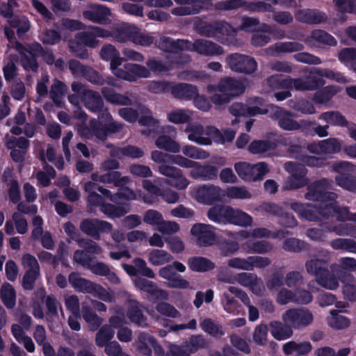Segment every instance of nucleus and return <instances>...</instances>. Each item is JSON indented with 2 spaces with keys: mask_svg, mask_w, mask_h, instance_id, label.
Listing matches in <instances>:
<instances>
[{
  "mask_svg": "<svg viewBox=\"0 0 356 356\" xmlns=\"http://www.w3.org/2000/svg\"><path fill=\"white\" fill-rule=\"evenodd\" d=\"M305 268L308 274L314 275L316 282L323 288L334 290L338 288L339 280L342 283L353 281L351 272L341 268L338 265L332 264L330 271L327 261L321 259H312L305 263Z\"/></svg>",
  "mask_w": 356,
  "mask_h": 356,
  "instance_id": "1",
  "label": "nucleus"
},
{
  "mask_svg": "<svg viewBox=\"0 0 356 356\" xmlns=\"http://www.w3.org/2000/svg\"><path fill=\"white\" fill-rule=\"evenodd\" d=\"M100 55L103 60L110 61L112 73L118 78L134 81L137 77L147 78L150 75L147 67L138 64L125 63L121 67L124 58L120 57L119 51L112 44L103 46Z\"/></svg>",
  "mask_w": 356,
  "mask_h": 356,
  "instance_id": "2",
  "label": "nucleus"
},
{
  "mask_svg": "<svg viewBox=\"0 0 356 356\" xmlns=\"http://www.w3.org/2000/svg\"><path fill=\"white\" fill-rule=\"evenodd\" d=\"M122 128V124L116 121L104 122L92 120L90 122V127L86 125L80 126L78 128V133L86 139H92L95 136L100 140L104 141L108 136L120 132Z\"/></svg>",
  "mask_w": 356,
  "mask_h": 356,
  "instance_id": "3",
  "label": "nucleus"
},
{
  "mask_svg": "<svg viewBox=\"0 0 356 356\" xmlns=\"http://www.w3.org/2000/svg\"><path fill=\"white\" fill-rule=\"evenodd\" d=\"M186 266L178 261L162 267L159 270V275L168 282V286L173 289H186L189 288L190 283L184 279L179 273H184Z\"/></svg>",
  "mask_w": 356,
  "mask_h": 356,
  "instance_id": "4",
  "label": "nucleus"
},
{
  "mask_svg": "<svg viewBox=\"0 0 356 356\" xmlns=\"http://www.w3.org/2000/svg\"><path fill=\"white\" fill-rule=\"evenodd\" d=\"M333 170L338 173L335 181L338 186L350 192L356 193V176L354 175L355 165L348 161L336 162Z\"/></svg>",
  "mask_w": 356,
  "mask_h": 356,
  "instance_id": "5",
  "label": "nucleus"
},
{
  "mask_svg": "<svg viewBox=\"0 0 356 356\" xmlns=\"http://www.w3.org/2000/svg\"><path fill=\"white\" fill-rule=\"evenodd\" d=\"M282 320L289 323L292 329L302 330L313 323L314 316L306 307L291 308L282 314Z\"/></svg>",
  "mask_w": 356,
  "mask_h": 356,
  "instance_id": "6",
  "label": "nucleus"
},
{
  "mask_svg": "<svg viewBox=\"0 0 356 356\" xmlns=\"http://www.w3.org/2000/svg\"><path fill=\"white\" fill-rule=\"evenodd\" d=\"M328 181L325 179L316 181L307 186L305 198L308 200L316 202L318 204L325 205L333 202L337 198V195L333 192L327 191Z\"/></svg>",
  "mask_w": 356,
  "mask_h": 356,
  "instance_id": "7",
  "label": "nucleus"
},
{
  "mask_svg": "<svg viewBox=\"0 0 356 356\" xmlns=\"http://www.w3.org/2000/svg\"><path fill=\"white\" fill-rule=\"evenodd\" d=\"M326 204L321 205L316 204L315 205H312L293 202L291 204V208L297 212L302 219L327 224V211H325Z\"/></svg>",
  "mask_w": 356,
  "mask_h": 356,
  "instance_id": "8",
  "label": "nucleus"
},
{
  "mask_svg": "<svg viewBox=\"0 0 356 356\" xmlns=\"http://www.w3.org/2000/svg\"><path fill=\"white\" fill-rule=\"evenodd\" d=\"M83 102L86 108L98 114L99 121L107 122L112 119L108 108H104V101L99 92L86 90L83 94Z\"/></svg>",
  "mask_w": 356,
  "mask_h": 356,
  "instance_id": "9",
  "label": "nucleus"
},
{
  "mask_svg": "<svg viewBox=\"0 0 356 356\" xmlns=\"http://www.w3.org/2000/svg\"><path fill=\"white\" fill-rule=\"evenodd\" d=\"M284 168L290 173L286 186L288 189H298L308 184L307 170L304 165L288 161Z\"/></svg>",
  "mask_w": 356,
  "mask_h": 356,
  "instance_id": "10",
  "label": "nucleus"
},
{
  "mask_svg": "<svg viewBox=\"0 0 356 356\" xmlns=\"http://www.w3.org/2000/svg\"><path fill=\"white\" fill-rule=\"evenodd\" d=\"M226 62L232 71L238 73L251 74L257 68V63L254 58L238 53L228 55Z\"/></svg>",
  "mask_w": 356,
  "mask_h": 356,
  "instance_id": "11",
  "label": "nucleus"
},
{
  "mask_svg": "<svg viewBox=\"0 0 356 356\" xmlns=\"http://www.w3.org/2000/svg\"><path fill=\"white\" fill-rule=\"evenodd\" d=\"M22 264L27 270L23 276L22 286L24 290L31 291L40 275L39 264L34 256L27 253L22 257Z\"/></svg>",
  "mask_w": 356,
  "mask_h": 356,
  "instance_id": "12",
  "label": "nucleus"
},
{
  "mask_svg": "<svg viewBox=\"0 0 356 356\" xmlns=\"http://www.w3.org/2000/svg\"><path fill=\"white\" fill-rule=\"evenodd\" d=\"M80 230L95 240H99L101 233L108 234L113 229V225L107 221L97 218H85L79 225Z\"/></svg>",
  "mask_w": 356,
  "mask_h": 356,
  "instance_id": "13",
  "label": "nucleus"
},
{
  "mask_svg": "<svg viewBox=\"0 0 356 356\" xmlns=\"http://www.w3.org/2000/svg\"><path fill=\"white\" fill-rule=\"evenodd\" d=\"M230 25L227 22L219 20L212 22L200 20L195 24L196 31L207 38H214L218 34H227Z\"/></svg>",
  "mask_w": 356,
  "mask_h": 356,
  "instance_id": "14",
  "label": "nucleus"
},
{
  "mask_svg": "<svg viewBox=\"0 0 356 356\" xmlns=\"http://www.w3.org/2000/svg\"><path fill=\"white\" fill-rule=\"evenodd\" d=\"M158 171L163 176L167 177V183L178 190H184L189 184V181L184 177L182 171L176 167L165 164H161Z\"/></svg>",
  "mask_w": 356,
  "mask_h": 356,
  "instance_id": "15",
  "label": "nucleus"
},
{
  "mask_svg": "<svg viewBox=\"0 0 356 356\" xmlns=\"http://www.w3.org/2000/svg\"><path fill=\"white\" fill-rule=\"evenodd\" d=\"M191 234L197 238V244L200 247L213 245L216 238L214 227L204 223L193 225L191 229Z\"/></svg>",
  "mask_w": 356,
  "mask_h": 356,
  "instance_id": "16",
  "label": "nucleus"
},
{
  "mask_svg": "<svg viewBox=\"0 0 356 356\" xmlns=\"http://www.w3.org/2000/svg\"><path fill=\"white\" fill-rule=\"evenodd\" d=\"M134 283L138 290L147 294L148 298L150 300L157 301L167 298V292L159 289L152 281L143 277H137L134 280Z\"/></svg>",
  "mask_w": 356,
  "mask_h": 356,
  "instance_id": "17",
  "label": "nucleus"
},
{
  "mask_svg": "<svg viewBox=\"0 0 356 356\" xmlns=\"http://www.w3.org/2000/svg\"><path fill=\"white\" fill-rule=\"evenodd\" d=\"M271 117L277 121L279 127L286 131L298 130V121L293 119V112L277 106H271Z\"/></svg>",
  "mask_w": 356,
  "mask_h": 356,
  "instance_id": "18",
  "label": "nucleus"
},
{
  "mask_svg": "<svg viewBox=\"0 0 356 356\" xmlns=\"http://www.w3.org/2000/svg\"><path fill=\"white\" fill-rule=\"evenodd\" d=\"M325 211H327V223L330 220L336 219L337 221L345 222L346 220L353 221L355 222V218L353 213L350 212L346 207L339 206L336 199L325 205Z\"/></svg>",
  "mask_w": 356,
  "mask_h": 356,
  "instance_id": "19",
  "label": "nucleus"
},
{
  "mask_svg": "<svg viewBox=\"0 0 356 356\" xmlns=\"http://www.w3.org/2000/svg\"><path fill=\"white\" fill-rule=\"evenodd\" d=\"M229 111L232 115L236 117L235 120L232 121V124H234L238 122L237 118H247L255 116L257 114H266L268 110L257 106H248L247 104L243 103L234 102L229 108Z\"/></svg>",
  "mask_w": 356,
  "mask_h": 356,
  "instance_id": "20",
  "label": "nucleus"
},
{
  "mask_svg": "<svg viewBox=\"0 0 356 356\" xmlns=\"http://www.w3.org/2000/svg\"><path fill=\"white\" fill-rule=\"evenodd\" d=\"M195 196L198 202L211 205L220 200L221 188L214 185H203L196 190Z\"/></svg>",
  "mask_w": 356,
  "mask_h": 356,
  "instance_id": "21",
  "label": "nucleus"
},
{
  "mask_svg": "<svg viewBox=\"0 0 356 356\" xmlns=\"http://www.w3.org/2000/svg\"><path fill=\"white\" fill-rule=\"evenodd\" d=\"M217 89L219 92L229 95L231 99L241 95L245 91V87L240 81L229 76L220 79Z\"/></svg>",
  "mask_w": 356,
  "mask_h": 356,
  "instance_id": "22",
  "label": "nucleus"
},
{
  "mask_svg": "<svg viewBox=\"0 0 356 356\" xmlns=\"http://www.w3.org/2000/svg\"><path fill=\"white\" fill-rule=\"evenodd\" d=\"M191 178L204 181H213L218 176V169L210 164L202 165L197 162V165L191 169L189 173Z\"/></svg>",
  "mask_w": 356,
  "mask_h": 356,
  "instance_id": "23",
  "label": "nucleus"
},
{
  "mask_svg": "<svg viewBox=\"0 0 356 356\" xmlns=\"http://www.w3.org/2000/svg\"><path fill=\"white\" fill-rule=\"evenodd\" d=\"M201 55L207 56H220L223 54L224 49L219 44L204 39L195 40L191 43V49Z\"/></svg>",
  "mask_w": 356,
  "mask_h": 356,
  "instance_id": "24",
  "label": "nucleus"
},
{
  "mask_svg": "<svg viewBox=\"0 0 356 356\" xmlns=\"http://www.w3.org/2000/svg\"><path fill=\"white\" fill-rule=\"evenodd\" d=\"M325 81L315 76L292 78V89L300 91L315 90L323 86Z\"/></svg>",
  "mask_w": 356,
  "mask_h": 356,
  "instance_id": "25",
  "label": "nucleus"
},
{
  "mask_svg": "<svg viewBox=\"0 0 356 356\" xmlns=\"http://www.w3.org/2000/svg\"><path fill=\"white\" fill-rule=\"evenodd\" d=\"M111 14V10L103 5H93L90 10L83 13L85 19L97 24H105Z\"/></svg>",
  "mask_w": 356,
  "mask_h": 356,
  "instance_id": "26",
  "label": "nucleus"
},
{
  "mask_svg": "<svg viewBox=\"0 0 356 356\" xmlns=\"http://www.w3.org/2000/svg\"><path fill=\"white\" fill-rule=\"evenodd\" d=\"M101 92L106 102L111 104L120 106L133 105V100L129 95L118 93L111 87H102Z\"/></svg>",
  "mask_w": 356,
  "mask_h": 356,
  "instance_id": "27",
  "label": "nucleus"
},
{
  "mask_svg": "<svg viewBox=\"0 0 356 356\" xmlns=\"http://www.w3.org/2000/svg\"><path fill=\"white\" fill-rule=\"evenodd\" d=\"M92 179L104 184H113L117 187L124 186L129 181L127 177H122L121 173L118 171H106L101 175L93 174Z\"/></svg>",
  "mask_w": 356,
  "mask_h": 356,
  "instance_id": "28",
  "label": "nucleus"
},
{
  "mask_svg": "<svg viewBox=\"0 0 356 356\" xmlns=\"http://www.w3.org/2000/svg\"><path fill=\"white\" fill-rule=\"evenodd\" d=\"M170 92L176 99L190 100L197 95V88L186 83H172Z\"/></svg>",
  "mask_w": 356,
  "mask_h": 356,
  "instance_id": "29",
  "label": "nucleus"
},
{
  "mask_svg": "<svg viewBox=\"0 0 356 356\" xmlns=\"http://www.w3.org/2000/svg\"><path fill=\"white\" fill-rule=\"evenodd\" d=\"M161 48L168 54L175 51L191 49V42L187 40H174L170 37H164L160 42Z\"/></svg>",
  "mask_w": 356,
  "mask_h": 356,
  "instance_id": "30",
  "label": "nucleus"
},
{
  "mask_svg": "<svg viewBox=\"0 0 356 356\" xmlns=\"http://www.w3.org/2000/svg\"><path fill=\"white\" fill-rule=\"evenodd\" d=\"M127 315L131 323L140 327L147 325V317L143 314L141 305L138 301L133 300L129 302Z\"/></svg>",
  "mask_w": 356,
  "mask_h": 356,
  "instance_id": "31",
  "label": "nucleus"
},
{
  "mask_svg": "<svg viewBox=\"0 0 356 356\" xmlns=\"http://www.w3.org/2000/svg\"><path fill=\"white\" fill-rule=\"evenodd\" d=\"M68 280L70 284L78 292L91 294L95 290L96 283L81 277L76 272H72L69 275Z\"/></svg>",
  "mask_w": 356,
  "mask_h": 356,
  "instance_id": "32",
  "label": "nucleus"
},
{
  "mask_svg": "<svg viewBox=\"0 0 356 356\" xmlns=\"http://www.w3.org/2000/svg\"><path fill=\"white\" fill-rule=\"evenodd\" d=\"M189 268L193 272L205 273L215 268V264L207 257L201 256L190 257L187 260Z\"/></svg>",
  "mask_w": 356,
  "mask_h": 356,
  "instance_id": "33",
  "label": "nucleus"
},
{
  "mask_svg": "<svg viewBox=\"0 0 356 356\" xmlns=\"http://www.w3.org/2000/svg\"><path fill=\"white\" fill-rule=\"evenodd\" d=\"M131 206L129 203H122L115 205L111 203H104L100 208V211L110 218H119L130 212Z\"/></svg>",
  "mask_w": 356,
  "mask_h": 356,
  "instance_id": "34",
  "label": "nucleus"
},
{
  "mask_svg": "<svg viewBox=\"0 0 356 356\" xmlns=\"http://www.w3.org/2000/svg\"><path fill=\"white\" fill-rule=\"evenodd\" d=\"M252 218L248 213L230 206L227 224H232L241 227L251 225Z\"/></svg>",
  "mask_w": 356,
  "mask_h": 356,
  "instance_id": "35",
  "label": "nucleus"
},
{
  "mask_svg": "<svg viewBox=\"0 0 356 356\" xmlns=\"http://www.w3.org/2000/svg\"><path fill=\"white\" fill-rule=\"evenodd\" d=\"M230 206L216 204L207 211L208 218L216 223L227 224Z\"/></svg>",
  "mask_w": 356,
  "mask_h": 356,
  "instance_id": "36",
  "label": "nucleus"
},
{
  "mask_svg": "<svg viewBox=\"0 0 356 356\" xmlns=\"http://www.w3.org/2000/svg\"><path fill=\"white\" fill-rule=\"evenodd\" d=\"M186 132H188V138L191 141L195 142L201 145H209L211 144V139L203 136L204 128L200 124L188 123L186 128Z\"/></svg>",
  "mask_w": 356,
  "mask_h": 356,
  "instance_id": "37",
  "label": "nucleus"
},
{
  "mask_svg": "<svg viewBox=\"0 0 356 356\" xmlns=\"http://www.w3.org/2000/svg\"><path fill=\"white\" fill-rule=\"evenodd\" d=\"M269 325L272 336L277 340H285L293 335V330L289 323L275 321L270 322Z\"/></svg>",
  "mask_w": 356,
  "mask_h": 356,
  "instance_id": "38",
  "label": "nucleus"
},
{
  "mask_svg": "<svg viewBox=\"0 0 356 356\" xmlns=\"http://www.w3.org/2000/svg\"><path fill=\"white\" fill-rule=\"evenodd\" d=\"M273 33V28L267 24H262L259 29L254 32L251 38V44L254 47H264L270 41V34Z\"/></svg>",
  "mask_w": 356,
  "mask_h": 356,
  "instance_id": "39",
  "label": "nucleus"
},
{
  "mask_svg": "<svg viewBox=\"0 0 356 356\" xmlns=\"http://www.w3.org/2000/svg\"><path fill=\"white\" fill-rule=\"evenodd\" d=\"M297 17L300 22L309 24H320L327 19L324 13L312 9L300 10Z\"/></svg>",
  "mask_w": 356,
  "mask_h": 356,
  "instance_id": "40",
  "label": "nucleus"
},
{
  "mask_svg": "<svg viewBox=\"0 0 356 356\" xmlns=\"http://www.w3.org/2000/svg\"><path fill=\"white\" fill-rule=\"evenodd\" d=\"M153 344H155V338L145 332L139 334L138 340L136 341L137 350L145 356L152 355Z\"/></svg>",
  "mask_w": 356,
  "mask_h": 356,
  "instance_id": "41",
  "label": "nucleus"
},
{
  "mask_svg": "<svg viewBox=\"0 0 356 356\" xmlns=\"http://www.w3.org/2000/svg\"><path fill=\"white\" fill-rule=\"evenodd\" d=\"M81 314L92 331L97 330L103 323V318L99 316L89 305H82Z\"/></svg>",
  "mask_w": 356,
  "mask_h": 356,
  "instance_id": "42",
  "label": "nucleus"
},
{
  "mask_svg": "<svg viewBox=\"0 0 356 356\" xmlns=\"http://www.w3.org/2000/svg\"><path fill=\"white\" fill-rule=\"evenodd\" d=\"M318 119L332 126L346 127L349 124L345 116L338 111L323 112L319 115Z\"/></svg>",
  "mask_w": 356,
  "mask_h": 356,
  "instance_id": "43",
  "label": "nucleus"
},
{
  "mask_svg": "<svg viewBox=\"0 0 356 356\" xmlns=\"http://www.w3.org/2000/svg\"><path fill=\"white\" fill-rule=\"evenodd\" d=\"M243 248L250 254H266L273 248L272 244L266 241H249L243 245Z\"/></svg>",
  "mask_w": 356,
  "mask_h": 356,
  "instance_id": "44",
  "label": "nucleus"
},
{
  "mask_svg": "<svg viewBox=\"0 0 356 356\" xmlns=\"http://www.w3.org/2000/svg\"><path fill=\"white\" fill-rule=\"evenodd\" d=\"M0 298L8 309H13L16 305V291L14 287L8 282L2 284L0 289Z\"/></svg>",
  "mask_w": 356,
  "mask_h": 356,
  "instance_id": "45",
  "label": "nucleus"
},
{
  "mask_svg": "<svg viewBox=\"0 0 356 356\" xmlns=\"http://www.w3.org/2000/svg\"><path fill=\"white\" fill-rule=\"evenodd\" d=\"M341 88L337 86H327L317 90L314 95V100L317 104H326L340 91Z\"/></svg>",
  "mask_w": 356,
  "mask_h": 356,
  "instance_id": "46",
  "label": "nucleus"
},
{
  "mask_svg": "<svg viewBox=\"0 0 356 356\" xmlns=\"http://www.w3.org/2000/svg\"><path fill=\"white\" fill-rule=\"evenodd\" d=\"M277 147V144L275 141L268 140H254L249 145L248 150L250 153L256 154L275 150Z\"/></svg>",
  "mask_w": 356,
  "mask_h": 356,
  "instance_id": "47",
  "label": "nucleus"
},
{
  "mask_svg": "<svg viewBox=\"0 0 356 356\" xmlns=\"http://www.w3.org/2000/svg\"><path fill=\"white\" fill-rule=\"evenodd\" d=\"M339 311L332 309L330 311V316L327 317L328 325L337 330L347 328L350 326V321L346 316L339 314Z\"/></svg>",
  "mask_w": 356,
  "mask_h": 356,
  "instance_id": "48",
  "label": "nucleus"
},
{
  "mask_svg": "<svg viewBox=\"0 0 356 356\" xmlns=\"http://www.w3.org/2000/svg\"><path fill=\"white\" fill-rule=\"evenodd\" d=\"M155 145L161 149L172 153H178L181 149L179 144L166 135L159 136L155 141Z\"/></svg>",
  "mask_w": 356,
  "mask_h": 356,
  "instance_id": "49",
  "label": "nucleus"
},
{
  "mask_svg": "<svg viewBox=\"0 0 356 356\" xmlns=\"http://www.w3.org/2000/svg\"><path fill=\"white\" fill-rule=\"evenodd\" d=\"M267 83L273 90L285 89L289 90L292 89V78H283L280 74L269 76L267 79Z\"/></svg>",
  "mask_w": 356,
  "mask_h": 356,
  "instance_id": "50",
  "label": "nucleus"
},
{
  "mask_svg": "<svg viewBox=\"0 0 356 356\" xmlns=\"http://www.w3.org/2000/svg\"><path fill=\"white\" fill-rule=\"evenodd\" d=\"M33 46V42L29 44V52L20 58V64L26 71L36 72L39 67L37 60L38 54L31 51V48Z\"/></svg>",
  "mask_w": 356,
  "mask_h": 356,
  "instance_id": "51",
  "label": "nucleus"
},
{
  "mask_svg": "<svg viewBox=\"0 0 356 356\" xmlns=\"http://www.w3.org/2000/svg\"><path fill=\"white\" fill-rule=\"evenodd\" d=\"M325 229L327 232H334L339 236H350L356 237V225L350 223H343L339 225H326Z\"/></svg>",
  "mask_w": 356,
  "mask_h": 356,
  "instance_id": "52",
  "label": "nucleus"
},
{
  "mask_svg": "<svg viewBox=\"0 0 356 356\" xmlns=\"http://www.w3.org/2000/svg\"><path fill=\"white\" fill-rule=\"evenodd\" d=\"M178 5H186L191 15L200 13L204 6L211 4V0H174Z\"/></svg>",
  "mask_w": 356,
  "mask_h": 356,
  "instance_id": "53",
  "label": "nucleus"
},
{
  "mask_svg": "<svg viewBox=\"0 0 356 356\" xmlns=\"http://www.w3.org/2000/svg\"><path fill=\"white\" fill-rule=\"evenodd\" d=\"M222 304L225 310L228 313L234 315H238L241 313H243V308L242 305L239 304L234 297H232L228 293H223Z\"/></svg>",
  "mask_w": 356,
  "mask_h": 356,
  "instance_id": "54",
  "label": "nucleus"
},
{
  "mask_svg": "<svg viewBox=\"0 0 356 356\" xmlns=\"http://www.w3.org/2000/svg\"><path fill=\"white\" fill-rule=\"evenodd\" d=\"M114 334V330L108 325H103L96 334V345L100 348L104 347L111 342Z\"/></svg>",
  "mask_w": 356,
  "mask_h": 356,
  "instance_id": "55",
  "label": "nucleus"
},
{
  "mask_svg": "<svg viewBox=\"0 0 356 356\" xmlns=\"http://www.w3.org/2000/svg\"><path fill=\"white\" fill-rule=\"evenodd\" d=\"M172 257L165 250L154 249L149 253V261L154 266H161L170 262Z\"/></svg>",
  "mask_w": 356,
  "mask_h": 356,
  "instance_id": "56",
  "label": "nucleus"
},
{
  "mask_svg": "<svg viewBox=\"0 0 356 356\" xmlns=\"http://www.w3.org/2000/svg\"><path fill=\"white\" fill-rule=\"evenodd\" d=\"M332 248L337 250L356 254V241L351 238H338L331 241Z\"/></svg>",
  "mask_w": 356,
  "mask_h": 356,
  "instance_id": "57",
  "label": "nucleus"
},
{
  "mask_svg": "<svg viewBox=\"0 0 356 356\" xmlns=\"http://www.w3.org/2000/svg\"><path fill=\"white\" fill-rule=\"evenodd\" d=\"M31 51L38 56H40L47 65H53L55 62V56L53 51L48 48H43L42 46L37 42H33V46L31 48Z\"/></svg>",
  "mask_w": 356,
  "mask_h": 356,
  "instance_id": "58",
  "label": "nucleus"
},
{
  "mask_svg": "<svg viewBox=\"0 0 356 356\" xmlns=\"http://www.w3.org/2000/svg\"><path fill=\"white\" fill-rule=\"evenodd\" d=\"M41 300L44 302L46 306V314L47 318H54L58 316V305L61 307L60 303L57 301L56 298L53 295L46 296L44 291Z\"/></svg>",
  "mask_w": 356,
  "mask_h": 356,
  "instance_id": "59",
  "label": "nucleus"
},
{
  "mask_svg": "<svg viewBox=\"0 0 356 356\" xmlns=\"http://www.w3.org/2000/svg\"><path fill=\"white\" fill-rule=\"evenodd\" d=\"M202 330L213 337H221L225 332L222 327L216 323L211 318H206L200 322Z\"/></svg>",
  "mask_w": 356,
  "mask_h": 356,
  "instance_id": "60",
  "label": "nucleus"
},
{
  "mask_svg": "<svg viewBox=\"0 0 356 356\" xmlns=\"http://www.w3.org/2000/svg\"><path fill=\"white\" fill-rule=\"evenodd\" d=\"M235 170L238 177L244 181H254L253 165L246 162H238L234 165Z\"/></svg>",
  "mask_w": 356,
  "mask_h": 356,
  "instance_id": "61",
  "label": "nucleus"
},
{
  "mask_svg": "<svg viewBox=\"0 0 356 356\" xmlns=\"http://www.w3.org/2000/svg\"><path fill=\"white\" fill-rule=\"evenodd\" d=\"M282 248L287 252H300L308 248V245L304 241L296 238H288L283 242Z\"/></svg>",
  "mask_w": 356,
  "mask_h": 356,
  "instance_id": "62",
  "label": "nucleus"
},
{
  "mask_svg": "<svg viewBox=\"0 0 356 356\" xmlns=\"http://www.w3.org/2000/svg\"><path fill=\"white\" fill-rule=\"evenodd\" d=\"M311 38L318 43L328 46H335L337 43L336 39L332 35L321 29L312 31Z\"/></svg>",
  "mask_w": 356,
  "mask_h": 356,
  "instance_id": "63",
  "label": "nucleus"
},
{
  "mask_svg": "<svg viewBox=\"0 0 356 356\" xmlns=\"http://www.w3.org/2000/svg\"><path fill=\"white\" fill-rule=\"evenodd\" d=\"M8 23L11 27L16 29L17 34L19 37L23 36L29 31L31 27L30 22L24 17H19L16 16L11 20H8Z\"/></svg>",
  "mask_w": 356,
  "mask_h": 356,
  "instance_id": "64",
  "label": "nucleus"
}]
</instances>
